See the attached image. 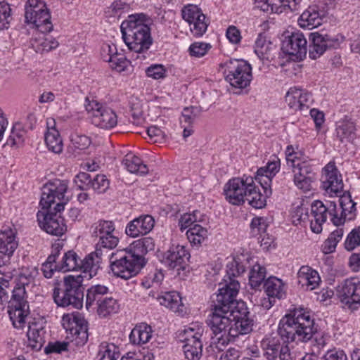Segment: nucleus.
Masks as SVG:
<instances>
[{"instance_id":"f257e3e1","label":"nucleus","mask_w":360,"mask_h":360,"mask_svg":"<svg viewBox=\"0 0 360 360\" xmlns=\"http://www.w3.org/2000/svg\"><path fill=\"white\" fill-rule=\"evenodd\" d=\"M316 331L311 316H283L279 322L278 335L266 337L262 341L264 356L267 360H290V349L285 342L296 340L307 342Z\"/></svg>"},{"instance_id":"f03ea898","label":"nucleus","mask_w":360,"mask_h":360,"mask_svg":"<svg viewBox=\"0 0 360 360\" xmlns=\"http://www.w3.org/2000/svg\"><path fill=\"white\" fill-rule=\"evenodd\" d=\"M339 197V209L335 201H328L326 204H323L320 200H316L311 206L310 214L307 211L304 213L302 208L297 210V212L300 213L299 220L302 222L308 220L310 222L311 231L315 233H320L322 231V225L326 221L328 216L330 217V221L335 226L344 224L347 219L351 220L354 215L356 203L349 195L341 194Z\"/></svg>"},{"instance_id":"7ed1b4c3","label":"nucleus","mask_w":360,"mask_h":360,"mask_svg":"<svg viewBox=\"0 0 360 360\" xmlns=\"http://www.w3.org/2000/svg\"><path fill=\"white\" fill-rule=\"evenodd\" d=\"M83 276L68 275L63 278V287L55 283L53 297L55 302L61 307L72 305L76 309L83 307Z\"/></svg>"},{"instance_id":"20e7f679","label":"nucleus","mask_w":360,"mask_h":360,"mask_svg":"<svg viewBox=\"0 0 360 360\" xmlns=\"http://www.w3.org/2000/svg\"><path fill=\"white\" fill-rule=\"evenodd\" d=\"M68 188V182L65 180L56 179L46 183L42 188L39 202L42 210L53 208L56 212L63 210L69 200L66 197Z\"/></svg>"},{"instance_id":"39448f33","label":"nucleus","mask_w":360,"mask_h":360,"mask_svg":"<svg viewBox=\"0 0 360 360\" xmlns=\"http://www.w3.org/2000/svg\"><path fill=\"white\" fill-rule=\"evenodd\" d=\"M225 79L233 87L245 89L252 79V67L244 60L230 59L220 65Z\"/></svg>"},{"instance_id":"423d86ee","label":"nucleus","mask_w":360,"mask_h":360,"mask_svg":"<svg viewBox=\"0 0 360 360\" xmlns=\"http://www.w3.org/2000/svg\"><path fill=\"white\" fill-rule=\"evenodd\" d=\"M145 264V258L136 255L129 247L111 261L110 267L115 276L127 280L136 276Z\"/></svg>"},{"instance_id":"0eeeda50","label":"nucleus","mask_w":360,"mask_h":360,"mask_svg":"<svg viewBox=\"0 0 360 360\" xmlns=\"http://www.w3.org/2000/svg\"><path fill=\"white\" fill-rule=\"evenodd\" d=\"M25 9L26 23L32 25L42 33L53 30L50 13L43 0H28Z\"/></svg>"},{"instance_id":"6e6552de","label":"nucleus","mask_w":360,"mask_h":360,"mask_svg":"<svg viewBox=\"0 0 360 360\" xmlns=\"http://www.w3.org/2000/svg\"><path fill=\"white\" fill-rule=\"evenodd\" d=\"M90 231L91 236L97 240L96 245L100 248L111 250L119 243L115 225L112 221L98 220L91 225Z\"/></svg>"},{"instance_id":"1a4fd4ad","label":"nucleus","mask_w":360,"mask_h":360,"mask_svg":"<svg viewBox=\"0 0 360 360\" xmlns=\"http://www.w3.org/2000/svg\"><path fill=\"white\" fill-rule=\"evenodd\" d=\"M86 109L91 117L92 124L98 127L110 129L117 124V115L108 106L92 101L86 105Z\"/></svg>"},{"instance_id":"9d476101","label":"nucleus","mask_w":360,"mask_h":360,"mask_svg":"<svg viewBox=\"0 0 360 360\" xmlns=\"http://www.w3.org/2000/svg\"><path fill=\"white\" fill-rule=\"evenodd\" d=\"M252 183H253V177L246 175L230 179L224 186L225 199L233 205L243 204Z\"/></svg>"},{"instance_id":"9b49d317","label":"nucleus","mask_w":360,"mask_h":360,"mask_svg":"<svg viewBox=\"0 0 360 360\" xmlns=\"http://www.w3.org/2000/svg\"><path fill=\"white\" fill-rule=\"evenodd\" d=\"M58 212L53 208L46 209L38 211L37 217L41 229L51 235L60 236L67 231V226Z\"/></svg>"},{"instance_id":"f8f14e48","label":"nucleus","mask_w":360,"mask_h":360,"mask_svg":"<svg viewBox=\"0 0 360 360\" xmlns=\"http://www.w3.org/2000/svg\"><path fill=\"white\" fill-rule=\"evenodd\" d=\"M321 187L330 197H339L343 192V181L334 163L329 162L323 169Z\"/></svg>"},{"instance_id":"ddd939ff","label":"nucleus","mask_w":360,"mask_h":360,"mask_svg":"<svg viewBox=\"0 0 360 360\" xmlns=\"http://www.w3.org/2000/svg\"><path fill=\"white\" fill-rule=\"evenodd\" d=\"M182 18L190 26L193 36L202 37L207 30L209 20L202 10L195 5H188L182 10Z\"/></svg>"},{"instance_id":"4468645a","label":"nucleus","mask_w":360,"mask_h":360,"mask_svg":"<svg viewBox=\"0 0 360 360\" xmlns=\"http://www.w3.org/2000/svg\"><path fill=\"white\" fill-rule=\"evenodd\" d=\"M123 40L129 49L137 53L147 51L153 43L150 29L122 33Z\"/></svg>"},{"instance_id":"2eb2a0df","label":"nucleus","mask_w":360,"mask_h":360,"mask_svg":"<svg viewBox=\"0 0 360 360\" xmlns=\"http://www.w3.org/2000/svg\"><path fill=\"white\" fill-rule=\"evenodd\" d=\"M292 182L300 191L307 193L312 190L313 184L316 179V172L313 165L309 164L302 167L291 169Z\"/></svg>"},{"instance_id":"dca6fc26","label":"nucleus","mask_w":360,"mask_h":360,"mask_svg":"<svg viewBox=\"0 0 360 360\" xmlns=\"http://www.w3.org/2000/svg\"><path fill=\"white\" fill-rule=\"evenodd\" d=\"M280 168V159L277 156L273 155L266 166L257 169L255 180L261 185L266 195H271V185L272 179L279 172Z\"/></svg>"},{"instance_id":"f3484780","label":"nucleus","mask_w":360,"mask_h":360,"mask_svg":"<svg viewBox=\"0 0 360 360\" xmlns=\"http://www.w3.org/2000/svg\"><path fill=\"white\" fill-rule=\"evenodd\" d=\"M63 328L75 335L77 345H84L88 340V323L84 316H63Z\"/></svg>"},{"instance_id":"a211bd4d","label":"nucleus","mask_w":360,"mask_h":360,"mask_svg":"<svg viewBox=\"0 0 360 360\" xmlns=\"http://www.w3.org/2000/svg\"><path fill=\"white\" fill-rule=\"evenodd\" d=\"M190 257L188 251L184 245H172L163 255L162 262L171 269H184Z\"/></svg>"},{"instance_id":"6ab92c4d","label":"nucleus","mask_w":360,"mask_h":360,"mask_svg":"<svg viewBox=\"0 0 360 360\" xmlns=\"http://www.w3.org/2000/svg\"><path fill=\"white\" fill-rule=\"evenodd\" d=\"M8 315H27L30 306L24 285H17L12 292V296L8 303Z\"/></svg>"},{"instance_id":"aec40b11","label":"nucleus","mask_w":360,"mask_h":360,"mask_svg":"<svg viewBox=\"0 0 360 360\" xmlns=\"http://www.w3.org/2000/svg\"><path fill=\"white\" fill-rule=\"evenodd\" d=\"M282 49L288 55L302 59L307 51V39L301 32H293L283 42Z\"/></svg>"},{"instance_id":"412c9836","label":"nucleus","mask_w":360,"mask_h":360,"mask_svg":"<svg viewBox=\"0 0 360 360\" xmlns=\"http://www.w3.org/2000/svg\"><path fill=\"white\" fill-rule=\"evenodd\" d=\"M311 101V95L308 91L296 86L290 88L285 95L288 106L295 111L307 110Z\"/></svg>"},{"instance_id":"4be33fe9","label":"nucleus","mask_w":360,"mask_h":360,"mask_svg":"<svg viewBox=\"0 0 360 360\" xmlns=\"http://www.w3.org/2000/svg\"><path fill=\"white\" fill-rule=\"evenodd\" d=\"M240 289L239 281L235 278L224 276L219 283L218 294L217 295V303L214 304H224L236 299Z\"/></svg>"},{"instance_id":"5701e85b","label":"nucleus","mask_w":360,"mask_h":360,"mask_svg":"<svg viewBox=\"0 0 360 360\" xmlns=\"http://www.w3.org/2000/svg\"><path fill=\"white\" fill-rule=\"evenodd\" d=\"M312 44L309 46V55L311 59L319 58L328 48L335 47L338 45V39L331 37L328 34H322L319 32L311 34Z\"/></svg>"},{"instance_id":"b1692460","label":"nucleus","mask_w":360,"mask_h":360,"mask_svg":"<svg viewBox=\"0 0 360 360\" xmlns=\"http://www.w3.org/2000/svg\"><path fill=\"white\" fill-rule=\"evenodd\" d=\"M155 226L154 218L148 214L141 215L130 221L126 228L125 233L131 238L146 235L150 232Z\"/></svg>"},{"instance_id":"393cba45","label":"nucleus","mask_w":360,"mask_h":360,"mask_svg":"<svg viewBox=\"0 0 360 360\" xmlns=\"http://www.w3.org/2000/svg\"><path fill=\"white\" fill-rule=\"evenodd\" d=\"M18 246L17 231L13 226H4L0 230V254L11 258Z\"/></svg>"},{"instance_id":"a878e982","label":"nucleus","mask_w":360,"mask_h":360,"mask_svg":"<svg viewBox=\"0 0 360 360\" xmlns=\"http://www.w3.org/2000/svg\"><path fill=\"white\" fill-rule=\"evenodd\" d=\"M340 296L347 300L351 309H355L360 304V281L356 279H347L340 286Z\"/></svg>"},{"instance_id":"bb28decb","label":"nucleus","mask_w":360,"mask_h":360,"mask_svg":"<svg viewBox=\"0 0 360 360\" xmlns=\"http://www.w3.org/2000/svg\"><path fill=\"white\" fill-rule=\"evenodd\" d=\"M151 18L143 13L129 15L120 26L122 33L150 29Z\"/></svg>"},{"instance_id":"cd10ccee","label":"nucleus","mask_w":360,"mask_h":360,"mask_svg":"<svg viewBox=\"0 0 360 360\" xmlns=\"http://www.w3.org/2000/svg\"><path fill=\"white\" fill-rule=\"evenodd\" d=\"M47 131L45 134V143L49 150L56 154H60L63 150V143L59 131L56 128L54 119L46 120Z\"/></svg>"},{"instance_id":"c85d7f7f","label":"nucleus","mask_w":360,"mask_h":360,"mask_svg":"<svg viewBox=\"0 0 360 360\" xmlns=\"http://www.w3.org/2000/svg\"><path fill=\"white\" fill-rule=\"evenodd\" d=\"M211 315H248L249 311L246 303L243 301H236V299L224 304L212 305Z\"/></svg>"},{"instance_id":"c756f323","label":"nucleus","mask_w":360,"mask_h":360,"mask_svg":"<svg viewBox=\"0 0 360 360\" xmlns=\"http://www.w3.org/2000/svg\"><path fill=\"white\" fill-rule=\"evenodd\" d=\"M323 16L317 6H309L298 18V25L302 28L312 30L322 24Z\"/></svg>"},{"instance_id":"7c9ffc66","label":"nucleus","mask_w":360,"mask_h":360,"mask_svg":"<svg viewBox=\"0 0 360 360\" xmlns=\"http://www.w3.org/2000/svg\"><path fill=\"white\" fill-rule=\"evenodd\" d=\"M298 283L307 290L316 288L321 282L319 273L309 266H302L297 272Z\"/></svg>"},{"instance_id":"2f4dec72","label":"nucleus","mask_w":360,"mask_h":360,"mask_svg":"<svg viewBox=\"0 0 360 360\" xmlns=\"http://www.w3.org/2000/svg\"><path fill=\"white\" fill-rule=\"evenodd\" d=\"M108 293L109 288L106 285L98 284L91 286L86 292V309L90 311L91 309H96Z\"/></svg>"},{"instance_id":"473e14b6","label":"nucleus","mask_w":360,"mask_h":360,"mask_svg":"<svg viewBox=\"0 0 360 360\" xmlns=\"http://www.w3.org/2000/svg\"><path fill=\"white\" fill-rule=\"evenodd\" d=\"M336 136L342 143L352 142L356 137V125L350 119L344 118L336 124Z\"/></svg>"},{"instance_id":"72a5a7b5","label":"nucleus","mask_w":360,"mask_h":360,"mask_svg":"<svg viewBox=\"0 0 360 360\" xmlns=\"http://www.w3.org/2000/svg\"><path fill=\"white\" fill-rule=\"evenodd\" d=\"M254 320L249 316H233L228 334L233 338L246 335L252 330Z\"/></svg>"},{"instance_id":"f704fd0d","label":"nucleus","mask_w":360,"mask_h":360,"mask_svg":"<svg viewBox=\"0 0 360 360\" xmlns=\"http://www.w3.org/2000/svg\"><path fill=\"white\" fill-rule=\"evenodd\" d=\"M265 292L269 298L282 299L286 295L287 286L283 280L270 276L264 283Z\"/></svg>"},{"instance_id":"c9c22d12","label":"nucleus","mask_w":360,"mask_h":360,"mask_svg":"<svg viewBox=\"0 0 360 360\" xmlns=\"http://www.w3.org/2000/svg\"><path fill=\"white\" fill-rule=\"evenodd\" d=\"M101 263V258L98 251L92 252L86 255L84 259H80L79 270H82L84 274L88 275L91 278L97 274L100 269Z\"/></svg>"},{"instance_id":"e433bc0d","label":"nucleus","mask_w":360,"mask_h":360,"mask_svg":"<svg viewBox=\"0 0 360 360\" xmlns=\"http://www.w3.org/2000/svg\"><path fill=\"white\" fill-rule=\"evenodd\" d=\"M124 168L132 174L145 175L148 172V168L141 159L134 153H127L122 162Z\"/></svg>"},{"instance_id":"4c0bfd02","label":"nucleus","mask_w":360,"mask_h":360,"mask_svg":"<svg viewBox=\"0 0 360 360\" xmlns=\"http://www.w3.org/2000/svg\"><path fill=\"white\" fill-rule=\"evenodd\" d=\"M285 153L287 164L291 169L311 164L309 157L299 150L298 147L288 146Z\"/></svg>"},{"instance_id":"58836bf2","label":"nucleus","mask_w":360,"mask_h":360,"mask_svg":"<svg viewBox=\"0 0 360 360\" xmlns=\"http://www.w3.org/2000/svg\"><path fill=\"white\" fill-rule=\"evenodd\" d=\"M36 322H30L29 330L27 331L28 346L33 350L39 351L41 349L44 343V333L42 324L39 327H37Z\"/></svg>"},{"instance_id":"ea45409f","label":"nucleus","mask_w":360,"mask_h":360,"mask_svg":"<svg viewBox=\"0 0 360 360\" xmlns=\"http://www.w3.org/2000/svg\"><path fill=\"white\" fill-rule=\"evenodd\" d=\"M161 305L171 309L173 312H182L181 297L178 292L171 291L162 293L157 297Z\"/></svg>"},{"instance_id":"a19ab883","label":"nucleus","mask_w":360,"mask_h":360,"mask_svg":"<svg viewBox=\"0 0 360 360\" xmlns=\"http://www.w3.org/2000/svg\"><path fill=\"white\" fill-rule=\"evenodd\" d=\"M185 356L188 360H199L202 356V343L196 337L188 339L183 346Z\"/></svg>"},{"instance_id":"79ce46f5","label":"nucleus","mask_w":360,"mask_h":360,"mask_svg":"<svg viewBox=\"0 0 360 360\" xmlns=\"http://www.w3.org/2000/svg\"><path fill=\"white\" fill-rule=\"evenodd\" d=\"M264 193H265L264 191ZM269 195H266V193L262 195L259 190L257 188L253 179V183L251 184V187L249 186L248 190L245 201L248 202L252 207L260 209L266 205V198Z\"/></svg>"},{"instance_id":"37998d69","label":"nucleus","mask_w":360,"mask_h":360,"mask_svg":"<svg viewBox=\"0 0 360 360\" xmlns=\"http://www.w3.org/2000/svg\"><path fill=\"white\" fill-rule=\"evenodd\" d=\"M151 328L146 323L136 326L132 329L129 340L134 345H142L149 341L151 338Z\"/></svg>"},{"instance_id":"c03bdc74","label":"nucleus","mask_w":360,"mask_h":360,"mask_svg":"<svg viewBox=\"0 0 360 360\" xmlns=\"http://www.w3.org/2000/svg\"><path fill=\"white\" fill-rule=\"evenodd\" d=\"M32 44L37 52L42 53L56 49L58 46L59 43L51 36L43 35L35 39Z\"/></svg>"},{"instance_id":"a18cd8bd","label":"nucleus","mask_w":360,"mask_h":360,"mask_svg":"<svg viewBox=\"0 0 360 360\" xmlns=\"http://www.w3.org/2000/svg\"><path fill=\"white\" fill-rule=\"evenodd\" d=\"M207 325L210 327L213 333L217 334L228 332L231 325V320L229 316H210L207 321Z\"/></svg>"},{"instance_id":"49530a36","label":"nucleus","mask_w":360,"mask_h":360,"mask_svg":"<svg viewBox=\"0 0 360 360\" xmlns=\"http://www.w3.org/2000/svg\"><path fill=\"white\" fill-rule=\"evenodd\" d=\"M80 259L74 251L70 250L65 252L59 264L58 271H70L79 270Z\"/></svg>"},{"instance_id":"de8ad7c7","label":"nucleus","mask_w":360,"mask_h":360,"mask_svg":"<svg viewBox=\"0 0 360 360\" xmlns=\"http://www.w3.org/2000/svg\"><path fill=\"white\" fill-rule=\"evenodd\" d=\"M207 230L198 224H195L186 231L189 242L193 245H200L207 237Z\"/></svg>"},{"instance_id":"09e8293b","label":"nucleus","mask_w":360,"mask_h":360,"mask_svg":"<svg viewBox=\"0 0 360 360\" xmlns=\"http://www.w3.org/2000/svg\"><path fill=\"white\" fill-rule=\"evenodd\" d=\"M129 248L134 251L136 255L141 257H144V255L148 252L154 250L155 241L151 237H145L134 241L130 245Z\"/></svg>"},{"instance_id":"8fccbe9b","label":"nucleus","mask_w":360,"mask_h":360,"mask_svg":"<svg viewBox=\"0 0 360 360\" xmlns=\"http://www.w3.org/2000/svg\"><path fill=\"white\" fill-rule=\"evenodd\" d=\"M266 268L256 263L249 273V284L252 289L259 288L266 277Z\"/></svg>"},{"instance_id":"3c124183","label":"nucleus","mask_w":360,"mask_h":360,"mask_svg":"<svg viewBox=\"0 0 360 360\" xmlns=\"http://www.w3.org/2000/svg\"><path fill=\"white\" fill-rule=\"evenodd\" d=\"M96 309L100 315H110L112 314H117L120 311V304L112 297L106 296Z\"/></svg>"},{"instance_id":"603ef678","label":"nucleus","mask_w":360,"mask_h":360,"mask_svg":"<svg viewBox=\"0 0 360 360\" xmlns=\"http://www.w3.org/2000/svg\"><path fill=\"white\" fill-rule=\"evenodd\" d=\"M245 271V266L242 263L239 256L233 257L231 261L226 264V274L224 276L238 278Z\"/></svg>"},{"instance_id":"864d4df0","label":"nucleus","mask_w":360,"mask_h":360,"mask_svg":"<svg viewBox=\"0 0 360 360\" xmlns=\"http://www.w3.org/2000/svg\"><path fill=\"white\" fill-rule=\"evenodd\" d=\"M203 215L198 211L195 210L191 213H185L182 214L179 220V226L181 231L186 229L188 227H192L196 222H200L203 220Z\"/></svg>"},{"instance_id":"5fc2aeb1","label":"nucleus","mask_w":360,"mask_h":360,"mask_svg":"<svg viewBox=\"0 0 360 360\" xmlns=\"http://www.w3.org/2000/svg\"><path fill=\"white\" fill-rule=\"evenodd\" d=\"M267 219L263 217H256L252 219L250 224L251 234L254 237H259L266 232L268 228Z\"/></svg>"},{"instance_id":"6e6d98bb","label":"nucleus","mask_w":360,"mask_h":360,"mask_svg":"<svg viewBox=\"0 0 360 360\" xmlns=\"http://www.w3.org/2000/svg\"><path fill=\"white\" fill-rule=\"evenodd\" d=\"M99 347V352L102 353L101 360H117L120 357L117 347L114 344L104 342Z\"/></svg>"},{"instance_id":"4d7b16f0","label":"nucleus","mask_w":360,"mask_h":360,"mask_svg":"<svg viewBox=\"0 0 360 360\" xmlns=\"http://www.w3.org/2000/svg\"><path fill=\"white\" fill-rule=\"evenodd\" d=\"M13 18L11 8L5 1L0 2V30H6L9 27Z\"/></svg>"},{"instance_id":"13d9d810","label":"nucleus","mask_w":360,"mask_h":360,"mask_svg":"<svg viewBox=\"0 0 360 360\" xmlns=\"http://www.w3.org/2000/svg\"><path fill=\"white\" fill-rule=\"evenodd\" d=\"M109 65L112 70L121 72L127 69L130 65V62L122 53L115 52V56H112V60H110Z\"/></svg>"},{"instance_id":"bf43d9fd","label":"nucleus","mask_w":360,"mask_h":360,"mask_svg":"<svg viewBox=\"0 0 360 360\" xmlns=\"http://www.w3.org/2000/svg\"><path fill=\"white\" fill-rule=\"evenodd\" d=\"M25 131L21 129L20 124L13 127L11 134L6 141V145L13 146L21 145L24 141Z\"/></svg>"},{"instance_id":"052dcab7","label":"nucleus","mask_w":360,"mask_h":360,"mask_svg":"<svg viewBox=\"0 0 360 360\" xmlns=\"http://www.w3.org/2000/svg\"><path fill=\"white\" fill-rule=\"evenodd\" d=\"M110 181L103 174H97L92 180L90 188H91L98 193H103L109 188Z\"/></svg>"},{"instance_id":"680f3d73","label":"nucleus","mask_w":360,"mask_h":360,"mask_svg":"<svg viewBox=\"0 0 360 360\" xmlns=\"http://www.w3.org/2000/svg\"><path fill=\"white\" fill-rule=\"evenodd\" d=\"M199 110L197 107L185 108L180 118L181 124L191 126L198 115Z\"/></svg>"},{"instance_id":"e2e57ef3","label":"nucleus","mask_w":360,"mask_h":360,"mask_svg":"<svg viewBox=\"0 0 360 360\" xmlns=\"http://www.w3.org/2000/svg\"><path fill=\"white\" fill-rule=\"evenodd\" d=\"M211 47V45L208 43L194 42L189 46L188 52L193 57L200 58L204 56Z\"/></svg>"},{"instance_id":"0e129e2a","label":"nucleus","mask_w":360,"mask_h":360,"mask_svg":"<svg viewBox=\"0 0 360 360\" xmlns=\"http://www.w3.org/2000/svg\"><path fill=\"white\" fill-rule=\"evenodd\" d=\"M269 50V43L262 34H259L255 44V53L259 58H264Z\"/></svg>"},{"instance_id":"69168bd1","label":"nucleus","mask_w":360,"mask_h":360,"mask_svg":"<svg viewBox=\"0 0 360 360\" xmlns=\"http://www.w3.org/2000/svg\"><path fill=\"white\" fill-rule=\"evenodd\" d=\"M359 245H360V226L354 229L348 234L345 242V247L349 251L353 250Z\"/></svg>"},{"instance_id":"338daca9","label":"nucleus","mask_w":360,"mask_h":360,"mask_svg":"<svg viewBox=\"0 0 360 360\" xmlns=\"http://www.w3.org/2000/svg\"><path fill=\"white\" fill-rule=\"evenodd\" d=\"M128 8L129 6L127 4L121 1H115L106 8L105 14L108 18L120 16Z\"/></svg>"},{"instance_id":"774afa93","label":"nucleus","mask_w":360,"mask_h":360,"mask_svg":"<svg viewBox=\"0 0 360 360\" xmlns=\"http://www.w3.org/2000/svg\"><path fill=\"white\" fill-rule=\"evenodd\" d=\"M91 180V177L88 173L79 172L75 176L73 181L79 189L87 190L90 188Z\"/></svg>"}]
</instances>
